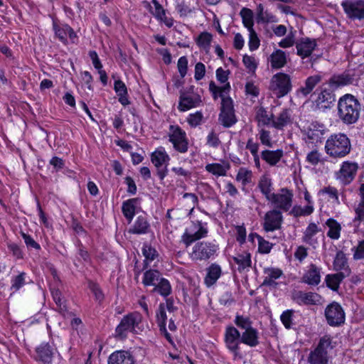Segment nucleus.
Here are the masks:
<instances>
[{
    "label": "nucleus",
    "mask_w": 364,
    "mask_h": 364,
    "mask_svg": "<svg viewBox=\"0 0 364 364\" xmlns=\"http://www.w3.org/2000/svg\"><path fill=\"white\" fill-rule=\"evenodd\" d=\"M219 120L225 127H230L235 124L236 119L230 98H223Z\"/></svg>",
    "instance_id": "nucleus-16"
},
{
    "label": "nucleus",
    "mask_w": 364,
    "mask_h": 364,
    "mask_svg": "<svg viewBox=\"0 0 364 364\" xmlns=\"http://www.w3.org/2000/svg\"><path fill=\"white\" fill-rule=\"evenodd\" d=\"M202 102L200 95L196 94H182L180 96L178 109L181 112H186L198 107Z\"/></svg>",
    "instance_id": "nucleus-23"
},
{
    "label": "nucleus",
    "mask_w": 364,
    "mask_h": 364,
    "mask_svg": "<svg viewBox=\"0 0 364 364\" xmlns=\"http://www.w3.org/2000/svg\"><path fill=\"white\" fill-rule=\"evenodd\" d=\"M263 274L262 285L271 289H276L279 283L277 280L283 276V272L281 269L273 267L264 268Z\"/></svg>",
    "instance_id": "nucleus-18"
},
{
    "label": "nucleus",
    "mask_w": 364,
    "mask_h": 364,
    "mask_svg": "<svg viewBox=\"0 0 364 364\" xmlns=\"http://www.w3.org/2000/svg\"><path fill=\"white\" fill-rule=\"evenodd\" d=\"M252 172L245 167L238 169L235 179L240 183L242 186H245L252 182Z\"/></svg>",
    "instance_id": "nucleus-46"
},
{
    "label": "nucleus",
    "mask_w": 364,
    "mask_h": 364,
    "mask_svg": "<svg viewBox=\"0 0 364 364\" xmlns=\"http://www.w3.org/2000/svg\"><path fill=\"white\" fill-rule=\"evenodd\" d=\"M282 222V212L273 209L265 213L262 227L266 232H273L281 228Z\"/></svg>",
    "instance_id": "nucleus-14"
},
{
    "label": "nucleus",
    "mask_w": 364,
    "mask_h": 364,
    "mask_svg": "<svg viewBox=\"0 0 364 364\" xmlns=\"http://www.w3.org/2000/svg\"><path fill=\"white\" fill-rule=\"evenodd\" d=\"M212 41L213 36L207 31L200 33L196 39L197 46L205 52L209 51Z\"/></svg>",
    "instance_id": "nucleus-44"
},
{
    "label": "nucleus",
    "mask_w": 364,
    "mask_h": 364,
    "mask_svg": "<svg viewBox=\"0 0 364 364\" xmlns=\"http://www.w3.org/2000/svg\"><path fill=\"white\" fill-rule=\"evenodd\" d=\"M284 151L282 149L274 151L264 150L262 151V159L270 166H275L283 157Z\"/></svg>",
    "instance_id": "nucleus-34"
},
{
    "label": "nucleus",
    "mask_w": 364,
    "mask_h": 364,
    "mask_svg": "<svg viewBox=\"0 0 364 364\" xmlns=\"http://www.w3.org/2000/svg\"><path fill=\"white\" fill-rule=\"evenodd\" d=\"M114 90L119 97V102L124 106L129 104L127 97V88L124 82L120 80L114 81Z\"/></svg>",
    "instance_id": "nucleus-35"
},
{
    "label": "nucleus",
    "mask_w": 364,
    "mask_h": 364,
    "mask_svg": "<svg viewBox=\"0 0 364 364\" xmlns=\"http://www.w3.org/2000/svg\"><path fill=\"white\" fill-rule=\"evenodd\" d=\"M209 89L213 92L214 98L220 96L223 99L225 98L223 97V93H228L229 92L230 85V83H226L222 86H217L215 82H210L209 84Z\"/></svg>",
    "instance_id": "nucleus-53"
},
{
    "label": "nucleus",
    "mask_w": 364,
    "mask_h": 364,
    "mask_svg": "<svg viewBox=\"0 0 364 364\" xmlns=\"http://www.w3.org/2000/svg\"><path fill=\"white\" fill-rule=\"evenodd\" d=\"M328 227L327 236L332 240H338L341 236V225L333 218H329L326 222Z\"/></svg>",
    "instance_id": "nucleus-41"
},
{
    "label": "nucleus",
    "mask_w": 364,
    "mask_h": 364,
    "mask_svg": "<svg viewBox=\"0 0 364 364\" xmlns=\"http://www.w3.org/2000/svg\"><path fill=\"white\" fill-rule=\"evenodd\" d=\"M154 289L161 296H166L171 292V286L170 282L165 278H161Z\"/></svg>",
    "instance_id": "nucleus-55"
},
{
    "label": "nucleus",
    "mask_w": 364,
    "mask_h": 364,
    "mask_svg": "<svg viewBox=\"0 0 364 364\" xmlns=\"http://www.w3.org/2000/svg\"><path fill=\"white\" fill-rule=\"evenodd\" d=\"M205 283L208 287L214 284L221 275V268L216 264H212L207 270Z\"/></svg>",
    "instance_id": "nucleus-37"
},
{
    "label": "nucleus",
    "mask_w": 364,
    "mask_h": 364,
    "mask_svg": "<svg viewBox=\"0 0 364 364\" xmlns=\"http://www.w3.org/2000/svg\"><path fill=\"white\" fill-rule=\"evenodd\" d=\"M320 231L321 228L316 223H309L304 232L303 241L311 245L317 243L316 235Z\"/></svg>",
    "instance_id": "nucleus-32"
},
{
    "label": "nucleus",
    "mask_w": 364,
    "mask_h": 364,
    "mask_svg": "<svg viewBox=\"0 0 364 364\" xmlns=\"http://www.w3.org/2000/svg\"><path fill=\"white\" fill-rule=\"evenodd\" d=\"M325 316L328 323L332 326H339L345 321L344 311L337 303H332L326 308Z\"/></svg>",
    "instance_id": "nucleus-13"
},
{
    "label": "nucleus",
    "mask_w": 364,
    "mask_h": 364,
    "mask_svg": "<svg viewBox=\"0 0 364 364\" xmlns=\"http://www.w3.org/2000/svg\"><path fill=\"white\" fill-rule=\"evenodd\" d=\"M348 277V272H339L334 274H328L325 281L328 288L333 291L338 290L341 281Z\"/></svg>",
    "instance_id": "nucleus-39"
},
{
    "label": "nucleus",
    "mask_w": 364,
    "mask_h": 364,
    "mask_svg": "<svg viewBox=\"0 0 364 364\" xmlns=\"http://www.w3.org/2000/svg\"><path fill=\"white\" fill-rule=\"evenodd\" d=\"M241 343L250 346L256 347L259 345V332L255 328L244 331L241 334Z\"/></svg>",
    "instance_id": "nucleus-29"
},
{
    "label": "nucleus",
    "mask_w": 364,
    "mask_h": 364,
    "mask_svg": "<svg viewBox=\"0 0 364 364\" xmlns=\"http://www.w3.org/2000/svg\"><path fill=\"white\" fill-rule=\"evenodd\" d=\"M142 254L145 257L146 263L151 262L159 257V253L156 250L148 243L143 245Z\"/></svg>",
    "instance_id": "nucleus-52"
},
{
    "label": "nucleus",
    "mask_w": 364,
    "mask_h": 364,
    "mask_svg": "<svg viewBox=\"0 0 364 364\" xmlns=\"http://www.w3.org/2000/svg\"><path fill=\"white\" fill-rule=\"evenodd\" d=\"M259 139L262 144L268 147H272L273 143L272 141L271 133L269 131L266 130L264 129H261L259 131Z\"/></svg>",
    "instance_id": "nucleus-60"
},
{
    "label": "nucleus",
    "mask_w": 364,
    "mask_h": 364,
    "mask_svg": "<svg viewBox=\"0 0 364 364\" xmlns=\"http://www.w3.org/2000/svg\"><path fill=\"white\" fill-rule=\"evenodd\" d=\"M142 317L138 312H132L124 316L115 329L116 337L124 338L129 333H137Z\"/></svg>",
    "instance_id": "nucleus-4"
},
{
    "label": "nucleus",
    "mask_w": 364,
    "mask_h": 364,
    "mask_svg": "<svg viewBox=\"0 0 364 364\" xmlns=\"http://www.w3.org/2000/svg\"><path fill=\"white\" fill-rule=\"evenodd\" d=\"M273 115L274 114L272 112H269L266 108L263 107H258L256 108L255 119L257 122L259 126H271Z\"/></svg>",
    "instance_id": "nucleus-30"
},
{
    "label": "nucleus",
    "mask_w": 364,
    "mask_h": 364,
    "mask_svg": "<svg viewBox=\"0 0 364 364\" xmlns=\"http://www.w3.org/2000/svg\"><path fill=\"white\" fill-rule=\"evenodd\" d=\"M188 63V58L186 56H182L178 60L177 68L181 77H184L187 74Z\"/></svg>",
    "instance_id": "nucleus-64"
},
{
    "label": "nucleus",
    "mask_w": 364,
    "mask_h": 364,
    "mask_svg": "<svg viewBox=\"0 0 364 364\" xmlns=\"http://www.w3.org/2000/svg\"><path fill=\"white\" fill-rule=\"evenodd\" d=\"M234 323L238 328L245 331L253 328L252 321L247 316L237 314Z\"/></svg>",
    "instance_id": "nucleus-54"
},
{
    "label": "nucleus",
    "mask_w": 364,
    "mask_h": 364,
    "mask_svg": "<svg viewBox=\"0 0 364 364\" xmlns=\"http://www.w3.org/2000/svg\"><path fill=\"white\" fill-rule=\"evenodd\" d=\"M53 29L55 36L64 44L68 43V37L71 40L77 37L75 31L69 25L55 19L53 20Z\"/></svg>",
    "instance_id": "nucleus-17"
},
{
    "label": "nucleus",
    "mask_w": 364,
    "mask_h": 364,
    "mask_svg": "<svg viewBox=\"0 0 364 364\" xmlns=\"http://www.w3.org/2000/svg\"><path fill=\"white\" fill-rule=\"evenodd\" d=\"M293 314L294 311L292 310H287L284 311L280 316L282 323L287 329L291 328L292 326Z\"/></svg>",
    "instance_id": "nucleus-63"
},
{
    "label": "nucleus",
    "mask_w": 364,
    "mask_h": 364,
    "mask_svg": "<svg viewBox=\"0 0 364 364\" xmlns=\"http://www.w3.org/2000/svg\"><path fill=\"white\" fill-rule=\"evenodd\" d=\"M353 78L348 74L343 73L333 75L329 80V85L333 89L352 83Z\"/></svg>",
    "instance_id": "nucleus-42"
},
{
    "label": "nucleus",
    "mask_w": 364,
    "mask_h": 364,
    "mask_svg": "<svg viewBox=\"0 0 364 364\" xmlns=\"http://www.w3.org/2000/svg\"><path fill=\"white\" fill-rule=\"evenodd\" d=\"M333 267L335 270L341 271L340 272H348V276L350 275V270L348 265L347 259L342 251H338L336 253L333 261Z\"/></svg>",
    "instance_id": "nucleus-40"
},
{
    "label": "nucleus",
    "mask_w": 364,
    "mask_h": 364,
    "mask_svg": "<svg viewBox=\"0 0 364 364\" xmlns=\"http://www.w3.org/2000/svg\"><path fill=\"white\" fill-rule=\"evenodd\" d=\"M53 355L51 346L47 343H42L36 348V355L33 358L41 364H51Z\"/></svg>",
    "instance_id": "nucleus-21"
},
{
    "label": "nucleus",
    "mask_w": 364,
    "mask_h": 364,
    "mask_svg": "<svg viewBox=\"0 0 364 364\" xmlns=\"http://www.w3.org/2000/svg\"><path fill=\"white\" fill-rule=\"evenodd\" d=\"M234 262L238 265V271H249L251 267L252 261L251 255L249 252H245L242 254H238L233 258Z\"/></svg>",
    "instance_id": "nucleus-36"
},
{
    "label": "nucleus",
    "mask_w": 364,
    "mask_h": 364,
    "mask_svg": "<svg viewBox=\"0 0 364 364\" xmlns=\"http://www.w3.org/2000/svg\"><path fill=\"white\" fill-rule=\"evenodd\" d=\"M269 88L277 97H284L291 89L290 76L284 73L274 75L271 79Z\"/></svg>",
    "instance_id": "nucleus-9"
},
{
    "label": "nucleus",
    "mask_w": 364,
    "mask_h": 364,
    "mask_svg": "<svg viewBox=\"0 0 364 364\" xmlns=\"http://www.w3.org/2000/svg\"><path fill=\"white\" fill-rule=\"evenodd\" d=\"M267 200L274 208V210L287 212L292 206L293 193L287 188H282L274 193Z\"/></svg>",
    "instance_id": "nucleus-8"
},
{
    "label": "nucleus",
    "mask_w": 364,
    "mask_h": 364,
    "mask_svg": "<svg viewBox=\"0 0 364 364\" xmlns=\"http://www.w3.org/2000/svg\"><path fill=\"white\" fill-rule=\"evenodd\" d=\"M108 364H134V360L129 352L116 351L109 355Z\"/></svg>",
    "instance_id": "nucleus-28"
},
{
    "label": "nucleus",
    "mask_w": 364,
    "mask_h": 364,
    "mask_svg": "<svg viewBox=\"0 0 364 364\" xmlns=\"http://www.w3.org/2000/svg\"><path fill=\"white\" fill-rule=\"evenodd\" d=\"M292 122L291 112L289 109H283L277 116L273 115L271 127L282 130Z\"/></svg>",
    "instance_id": "nucleus-24"
},
{
    "label": "nucleus",
    "mask_w": 364,
    "mask_h": 364,
    "mask_svg": "<svg viewBox=\"0 0 364 364\" xmlns=\"http://www.w3.org/2000/svg\"><path fill=\"white\" fill-rule=\"evenodd\" d=\"M258 186L267 200L274 193L272 192L271 180L267 177H263L260 179Z\"/></svg>",
    "instance_id": "nucleus-56"
},
{
    "label": "nucleus",
    "mask_w": 364,
    "mask_h": 364,
    "mask_svg": "<svg viewBox=\"0 0 364 364\" xmlns=\"http://www.w3.org/2000/svg\"><path fill=\"white\" fill-rule=\"evenodd\" d=\"M249 41H248V46L250 50H257L259 45H260V41L257 36V33L254 29L249 30Z\"/></svg>",
    "instance_id": "nucleus-59"
},
{
    "label": "nucleus",
    "mask_w": 364,
    "mask_h": 364,
    "mask_svg": "<svg viewBox=\"0 0 364 364\" xmlns=\"http://www.w3.org/2000/svg\"><path fill=\"white\" fill-rule=\"evenodd\" d=\"M273 244L258 236V251L261 254H268L272 249Z\"/></svg>",
    "instance_id": "nucleus-61"
},
{
    "label": "nucleus",
    "mask_w": 364,
    "mask_h": 364,
    "mask_svg": "<svg viewBox=\"0 0 364 364\" xmlns=\"http://www.w3.org/2000/svg\"><path fill=\"white\" fill-rule=\"evenodd\" d=\"M160 273L156 270L149 269L144 272L142 283L145 286H156L160 280Z\"/></svg>",
    "instance_id": "nucleus-45"
},
{
    "label": "nucleus",
    "mask_w": 364,
    "mask_h": 364,
    "mask_svg": "<svg viewBox=\"0 0 364 364\" xmlns=\"http://www.w3.org/2000/svg\"><path fill=\"white\" fill-rule=\"evenodd\" d=\"M230 169V164L227 160H220V162L209 163L205 166V170L216 178L225 177Z\"/></svg>",
    "instance_id": "nucleus-20"
},
{
    "label": "nucleus",
    "mask_w": 364,
    "mask_h": 364,
    "mask_svg": "<svg viewBox=\"0 0 364 364\" xmlns=\"http://www.w3.org/2000/svg\"><path fill=\"white\" fill-rule=\"evenodd\" d=\"M166 318L165 307L161 304L156 312V319L160 330L164 329V327H166Z\"/></svg>",
    "instance_id": "nucleus-62"
},
{
    "label": "nucleus",
    "mask_w": 364,
    "mask_h": 364,
    "mask_svg": "<svg viewBox=\"0 0 364 364\" xmlns=\"http://www.w3.org/2000/svg\"><path fill=\"white\" fill-rule=\"evenodd\" d=\"M218 247L214 242H198L192 248L190 257L193 260H206L213 257Z\"/></svg>",
    "instance_id": "nucleus-10"
},
{
    "label": "nucleus",
    "mask_w": 364,
    "mask_h": 364,
    "mask_svg": "<svg viewBox=\"0 0 364 364\" xmlns=\"http://www.w3.org/2000/svg\"><path fill=\"white\" fill-rule=\"evenodd\" d=\"M208 234V223L201 220H196L191 221V225L186 228L181 236V240L186 247H188L193 242L206 237Z\"/></svg>",
    "instance_id": "nucleus-3"
},
{
    "label": "nucleus",
    "mask_w": 364,
    "mask_h": 364,
    "mask_svg": "<svg viewBox=\"0 0 364 364\" xmlns=\"http://www.w3.org/2000/svg\"><path fill=\"white\" fill-rule=\"evenodd\" d=\"M53 299L58 307V311L65 318H70L73 316V314L68 311L65 301L62 297V294L58 289H53L51 291Z\"/></svg>",
    "instance_id": "nucleus-33"
},
{
    "label": "nucleus",
    "mask_w": 364,
    "mask_h": 364,
    "mask_svg": "<svg viewBox=\"0 0 364 364\" xmlns=\"http://www.w3.org/2000/svg\"><path fill=\"white\" fill-rule=\"evenodd\" d=\"M168 141L175 151L185 154L188 150V140L186 133L178 125H170L168 132Z\"/></svg>",
    "instance_id": "nucleus-6"
},
{
    "label": "nucleus",
    "mask_w": 364,
    "mask_h": 364,
    "mask_svg": "<svg viewBox=\"0 0 364 364\" xmlns=\"http://www.w3.org/2000/svg\"><path fill=\"white\" fill-rule=\"evenodd\" d=\"M347 17L352 20H361L364 18L363 0H345L341 2Z\"/></svg>",
    "instance_id": "nucleus-11"
},
{
    "label": "nucleus",
    "mask_w": 364,
    "mask_h": 364,
    "mask_svg": "<svg viewBox=\"0 0 364 364\" xmlns=\"http://www.w3.org/2000/svg\"><path fill=\"white\" fill-rule=\"evenodd\" d=\"M302 282L311 286H316L321 282V268L311 264L305 272Z\"/></svg>",
    "instance_id": "nucleus-25"
},
{
    "label": "nucleus",
    "mask_w": 364,
    "mask_h": 364,
    "mask_svg": "<svg viewBox=\"0 0 364 364\" xmlns=\"http://www.w3.org/2000/svg\"><path fill=\"white\" fill-rule=\"evenodd\" d=\"M316 47V40L307 37L301 38L296 43V53L303 59L311 56Z\"/></svg>",
    "instance_id": "nucleus-19"
},
{
    "label": "nucleus",
    "mask_w": 364,
    "mask_h": 364,
    "mask_svg": "<svg viewBox=\"0 0 364 364\" xmlns=\"http://www.w3.org/2000/svg\"><path fill=\"white\" fill-rule=\"evenodd\" d=\"M224 336L225 346L232 354L234 359H242V354L240 352V342H241L240 331L235 327L228 326L225 328Z\"/></svg>",
    "instance_id": "nucleus-7"
},
{
    "label": "nucleus",
    "mask_w": 364,
    "mask_h": 364,
    "mask_svg": "<svg viewBox=\"0 0 364 364\" xmlns=\"http://www.w3.org/2000/svg\"><path fill=\"white\" fill-rule=\"evenodd\" d=\"M338 111L340 119L345 124H353L359 118L360 105L353 95L346 94L340 98Z\"/></svg>",
    "instance_id": "nucleus-1"
},
{
    "label": "nucleus",
    "mask_w": 364,
    "mask_h": 364,
    "mask_svg": "<svg viewBox=\"0 0 364 364\" xmlns=\"http://www.w3.org/2000/svg\"><path fill=\"white\" fill-rule=\"evenodd\" d=\"M175 9L181 17H187L195 11L193 7L185 0L176 1L175 3Z\"/></svg>",
    "instance_id": "nucleus-47"
},
{
    "label": "nucleus",
    "mask_w": 364,
    "mask_h": 364,
    "mask_svg": "<svg viewBox=\"0 0 364 364\" xmlns=\"http://www.w3.org/2000/svg\"><path fill=\"white\" fill-rule=\"evenodd\" d=\"M331 340L328 336L322 337L317 346L312 350L308 357L309 364H328V349L331 348Z\"/></svg>",
    "instance_id": "nucleus-5"
},
{
    "label": "nucleus",
    "mask_w": 364,
    "mask_h": 364,
    "mask_svg": "<svg viewBox=\"0 0 364 364\" xmlns=\"http://www.w3.org/2000/svg\"><path fill=\"white\" fill-rule=\"evenodd\" d=\"M325 127L323 124L317 122H311L304 129L305 139L307 142L316 144L321 141L325 134Z\"/></svg>",
    "instance_id": "nucleus-15"
},
{
    "label": "nucleus",
    "mask_w": 364,
    "mask_h": 364,
    "mask_svg": "<svg viewBox=\"0 0 364 364\" xmlns=\"http://www.w3.org/2000/svg\"><path fill=\"white\" fill-rule=\"evenodd\" d=\"M322 194H326L328 196L329 200H331L333 203L339 204V198L338 190L332 186L325 187L320 191Z\"/></svg>",
    "instance_id": "nucleus-57"
},
{
    "label": "nucleus",
    "mask_w": 364,
    "mask_h": 364,
    "mask_svg": "<svg viewBox=\"0 0 364 364\" xmlns=\"http://www.w3.org/2000/svg\"><path fill=\"white\" fill-rule=\"evenodd\" d=\"M325 151L333 159H341L348 155L351 149L348 137L342 133L331 135L326 141Z\"/></svg>",
    "instance_id": "nucleus-2"
},
{
    "label": "nucleus",
    "mask_w": 364,
    "mask_h": 364,
    "mask_svg": "<svg viewBox=\"0 0 364 364\" xmlns=\"http://www.w3.org/2000/svg\"><path fill=\"white\" fill-rule=\"evenodd\" d=\"M293 299L299 305H318L321 302V296L314 292L299 291L294 294Z\"/></svg>",
    "instance_id": "nucleus-22"
},
{
    "label": "nucleus",
    "mask_w": 364,
    "mask_h": 364,
    "mask_svg": "<svg viewBox=\"0 0 364 364\" xmlns=\"http://www.w3.org/2000/svg\"><path fill=\"white\" fill-rule=\"evenodd\" d=\"M321 77L319 75H315L309 77L306 81L304 87H301L299 90L300 92L306 96L310 94L314 87L321 82Z\"/></svg>",
    "instance_id": "nucleus-43"
},
{
    "label": "nucleus",
    "mask_w": 364,
    "mask_h": 364,
    "mask_svg": "<svg viewBox=\"0 0 364 364\" xmlns=\"http://www.w3.org/2000/svg\"><path fill=\"white\" fill-rule=\"evenodd\" d=\"M27 274L25 272H21L16 276L12 277L11 279V290L13 292L18 291L26 283Z\"/></svg>",
    "instance_id": "nucleus-50"
},
{
    "label": "nucleus",
    "mask_w": 364,
    "mask_h": 364,
    "mask_svg": "<svg viewBox=\"0 0 364 364\" xmlns=\"http://www.w3.org/2000/svg\"><path fill=\"white\" fill-rule=\"evenodd\" d=\"M306 160L312 166H316L322 161V154L318 150H313L306 155Z\"/></svg>",
    "instance_id": "nucleus-58"
},
{
    "label": "nucleus",
    "mask_w": 364,
    "mask_h": 364,
    "mask_svg": "<svg viewBox=\"0 0 364 364\" xmlns=\"http://www.w3.org/2000/svg\"><path fill=\"white\" fill-rule=\"evenodd\" d=\"M334 100V95L331 92L326 90H322L315 100V104L318 109L323 111L330 108L331 105Z\"/></svg>",
    "instance_id": "nucleus-27"
},
{
    "label": "nucleus",
    "mask_w": 364,
    "mask_h": 364,
    "mask_svg": "<svg viewBox=\"0 0 364 364\" xmlns=\"http://www.w3.org/2000/svg\"><path fill=\"white\" fill-rule=\"evenodd\" d=\"M244 26L249 30L254 29L253 12L247 8H242L240 12Z\"/></svg>",
    "instance_id": "nucleus-49"
},
{
    "label": "nucleus",
    "mask_w": 364,
    "mask_h": 364,
    "mask_svg": "<svg viewBox=\"0 0 364 364\" xmlns=\"http://www.w3.org/2000/svg\"><path fill=\"white\" fill-rule=\"evenodd\" d=\"M314 211V205H294L290 210V215L298 218L301 216L310 215Z\"/></svg>",
    "instance_id": "nucleus-51"
},
{
    "label": "nucleus",
    "mask_w": 364,
    "mask_h": 364,
    "mask_svg": "<svg viewBox=\"0 0 364 364\" xmlns=\"http://www.w3.org/2000/svg\"><path fill=\"white\" fill-rule=\"evenodd\" d=\"M138 202V198H131L124 201L122 203V210L129 223H131L136 213Z\"/></svg>",
    "instance_id": "nucleus-31"
},
{
    "label": "nucleus",
    "mask_w": 364,
    "mask_h": 364,
    "mask_svg": "<svg viewBox=\"0 0 364 364\" xmlns=\"http://www.w3.org/2000/svg\"><path fill=\"white\" fill-rule=\"evenodd\" d=\"M271 65L273 68L279 69L287 63V55L284 51L277 49L270 55Z\"/></svg>",
    "instance_id": "nucleus-38"
},
{
    "label": "nucleus",
    "mask_w": 364,
    "mask_h": 364,
    "mask_svg": "<svg viewBox=\"0 0 364 364\" xmlns=\"http://www.w3.org/2000/svg\"><path fill=\"white\" fill-rule=\"evenodd\" d=\"M149 228V223L143 217H138L134 222L133 227L129 230V232L133 234H145Z\"/></svg>",
    "instance_id": "nucleus-48"
},
{
    "label": "nucleus",
    "mask_w": 364,
    "mask_h": 364,
    "mask_svg": "<svg viewBox=\"0 0 364 364\" xmlns=\"http://www.w3.org/2000/svg\"><path fill=\"white\" fill-rule=\"evenodd\" d=\"M151 159L156 168H160L163 166L166 167L171 159L165 148L159 146L151 154Z\"/></svg>",
    "instance_id": "nucleus-26"
},
{
    "label": "nucleus",
    "mask_w": 364,
    "mask_h": 364,
    "mask_svg": "<svg viewBox=\"0 0 364 364\" xmlns=\"http://www.w3.org/2000/svg\"><path fill=\"white\" fill-rule=\"evenodd\" d=\"M358 168L356 163L344 161L340 170L336 172V178L343 185L349 184L354 179Z\"/></svg>",
    "instance_id": "nucleus-12"
}]
</instances>
